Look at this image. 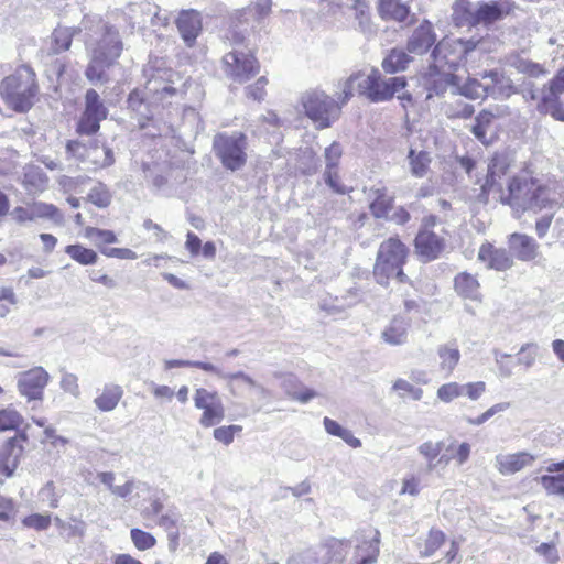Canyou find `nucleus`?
<instances>
[{
    "instance_id": "1",
    "label": "nucleus",
    "mask_w": 564,
    "mask_h": 564,
    "mask_svg": "<svg viewBox=\"0 0 564 564\" xmlns=\"http://www.w3.org/2000/svg\"><path fill=\"white\" fill-rule=\"evenodd\" d=\"M507 162L502 156H495L488 167V175L482 191L501 193V202L508 204L517 213L524 210L540 212L554 202L550 189L538 181L527 176L513 177L508 183L507 194L502 193L501 177L506 174Z\"/></svg>"
},
{
    "instance_id": "2",
    "label": "nucleus",
    "mask_w": 564,
    "mask_h": 564,
    "mask_svg": "<svg viewBox=\"0 0 564 564\" xmlns=\"http://www.w3.org/2000/svg\"><path fill=\"white\" fill-rule=\"evenodd\" d=\"M88 39L86 50L90 62L86 69V77L91 82H106L105 69L110 67L122 52V42L116 29L101 19L86 20Z\"/></svg>"
},
{
    "instance_id": "3",
    "label": "nucleus",
    "mask_w": 564,
    "mask_h": 564,
    "mask_svg": "<svg viewBox=\"0 0 564 564\" xmlns=\"http://www.w3.org/2000/svg\"><path fill=\"white\" fill-rule=\"evenodd\" d=\"M406 86L404 77H391L383 79L378 69H372L369 74L357 73L348 77L341 84V93L338 94L340 104H346L355 93L365 95L373 102L391 99L397 95L405 108L406 104L412 102V96L409 93H402Z\"/></svg>"
},
{
    "instance_id": "4",
    "label": "nucleus",
    "mask_w": 564,
    "mask_h": 564,
    "mask_svg": "<svg viewBox=\"0 0 564 564\" xmlns=\"http://www.w3.org/2000/svg\"><path fill=\"white\" fill-rule=\"evenodd\" d=\"M0 90L3 99L13 110L28 111L37 93L35 74L30 67L22 66L3 79Z\"/></svg>"
},
{
    "instance_id": "5",
    "label": "nucleus",
    "mask_w": 564,
    "mask_h": 564,
    "mask_svg": "<svg viewBox=\"0 0 564 564\" xmlns=\"http://www.w3.org/2000/svg\"><path fill=\"white\" fill-rule=\"evenodd\" d=\"M478 45H482V41L462 40L454 37H444L441 40L432 52L433 67L441 75L442 82H447L449 70L455 69Z\"/></svg>"
},
{
    "instance_id": "6",
    "label": "nucleus",
    "mask_w": 564,
    "mask_h": 564,
    "mask_svg": "<svg viewBox=\"0 0 564 564\" xmlns=\"http://www.w3.org/2000/svg\"><path fill=\"white\" fill-rule=\"evenodd\" d=\"M408 249L398 238L391 237L384 240L378 250L373 274L380 284H386L389 279L398 278L403 282L405 274L402 267L405 263Z\"/></svg>"
},
{
    "instance_id": "7",
    "label": "nucleus",
    "mask_w": 564,
    "mask_h": 564,
    "mask_svg": "<svg viewBox=\"0 0 564 564\" xmlns=\"http://www.w3.org/2000/svg\"><path fill=\"white\" fill-rule=\"evenodd\" d=\"M458 89L463 96L470 99H484L489 95L495 98H505L516 91L509 79H505L497 70L484 73L481 82L477 78H468L458 86Z\"/></svg>"
},
{
    "instance_id": "8",
    "label": "nucleus",
    "mask_w": 564,
    "mask_h": 564,
    "mask_svg": "<svg viewBox=\"0 0 564 564\" xmlns=\"http://www.w3.org/2000/svg\"><path fill=\"white\" fill-rule=\"evenodd\" d=\"M302 105L306 116L319 129L330 127L339 118L341 111V105L322 90L306 93L302 97Z\"/></svg>"
},
{
    "instance_id": "9",
    "label": "nucleus",
    "mask_w": 564,
    "mask_h": 564,
    "mask_svg": "<svg viewBox=\"0 0 564 564\" xmlns=\"http://www.w3.org/2000/svg\"><path fill=\"white\" fill-rule=\"evenodd\" d=\"M247 138L241 132L219 133L214 138V151L221 164L230 171L241 169L247 162Z\"/></svg>"
},
{
    "instance_id": "10",
    "label": "nucleus",
    "mask_w": 564,
    "mask_h": 564,
    "mask_svg": "<svg viewBox=\"0 0 564 564\" xmlns=\"http://www.w3.org/2000/svg\"><path fill=\"white\" fill-rule=\"evenodd\" d=\"M194 403L197 409L203 411L199 423L204 427L214 426L223 421L225 409L216 392L198 388L195 390Z\"/></svg>"
},
{
    "instance_id": "11",
    "label": "nucleus",
    "mask_w": 564,
    "mask_h": 564,
    "mask_svg": "<svg viewBox=\"0 0 564 564\" xmlns=\"http://www.w3.org/2000/svg\"><path fill=\"white\" fill-rule=\"evenodd\" d=\"M29 441L28 433L23 430L9 437L0 446V474L11 477L18 468L24 454V445Z\"/></svg>"
},
{
    "instance_id": "12",
    "label": "nucleus",
    "mask_w": 564,
    "mask_h": 564,
    "mask_svg": "<svg viewBox=\"0 0 564 564\" xmlns=\"http://www.w3.org/2000/svg\"><path fill=\"white\" fill-rule=\"evenodd\" d=\"M225 72L232 79L242 83L259 72V65L253 55L234 50L224 56Z\"/></svg>"
},
{
    "instance_id": "13",
    "label": "nucleus",
    "mask_w": 564,
    "mask_h": 564,
    "mask_svg": "<svg viewBox=\"0 0 564 564\" xmlns=\"http://www.w3.org/2000/svg\"><path fill=\"white\" fill-rule=\"evenodd\" d=\"M50 375L43 367H34L21 372L18 377V391L28 401H41L44 397V389L50 381Z\"/></svg>"
},
{
    "instance_id": "14",
    "label": "nucleus",
    "mask_w": 564,
    "mask_h": 564,
    "mask_svg": "<svg viewBox=\"0 0 564 564\" xmlns=\"http://www.w3.org/2000/svg\"><path fill=\"white\" fill-rule=\"evenodd\" d=\"M66 149L69 154L83 162L91 163L95 169L109 166L115 161L111 149L104 144L94 143L85 147L80 142L69 141Z\"/></svg>"
},
{
    "instance_id": "15",
    "label": "nucleus",
    "mask_w": 564,
    "mask_h": 564,
    "mask_svg": "<svg viewBox=\"0 0 564 564\" xmlns=\"http://www.w3.org/2000/svg\"><path fill=\"white\" fill-rule=\"evenodd\" d=\"M86 108L78 122L77 130L82 134H93L98 131L99 123L107 117V109L100 101L96 90L89 89L86 93Z\"/></svg>"
},
{
    "instance_id": "16",
    "label": "nucleus",
    "mask_w": 564,
    "mask_h": 564,
    "mask_svg": "<svg viewBox=\"0 0 564 564\" xmlns=\"http://www.w3.org/2000/svg\"><path fill=\"white\" fill-rule=\"evenodd\" d=\"M354 560L357 564H373L379 555L380 532L366 528L355 535Z\"/></svg>"
},
{
    "instance_id": "17",
    "label": "nucleus",
    "mask_w": 564,
    "mask_h": 564,
    "mask_svg": "<svg viewBox=\"0 0 564 564\" xmlns=\"http://www.w3.org/2000/svg\"><path fill=\"white\" fill-rule=\"evenodd\" d=\"M156 82H150L144 90L135 89L128 98L129 108L149 119L148 104L156 100H162L163 95H173L175 88L164 86L159 90L155 86Z\"/></svg>"
},
{
    "instance_id": "18",
    "label": "nucleus",
    "mask_w": 564,
    "mask_h": 564,
    "mask_svg": "<svg viewBox=\"0 0 564 564\" xmlns=\"http://www.w3.org/2000/svg\"><path fill=\"white\" fill-rule=\"evenodd\" d=\"M535 460L536 456L527 451L501 453L495 457V468L499 474L509 476L531 467Z\"/></svg>"
},
{
    "instance_id": "19",
    "label": "nucleus",
    "mask_w": 564,
    "mask_h": 564,
    "mask_svg": "<svg viewBox=\"0 0 564 564\" xmlns=\"http://www.w3.org/2000/svg\"><path fill=\"white\" fill-rule=\"evenodd\" d=\"M508 247L512 258L523 262L535 261L541 254L539 243L525 234H511L508 237Z\"/></svg>"
},
{
    "instance_id": "20",
    "label": "nucleus",
    "mask_w": 564,
    "mask_h": 564,
    "mask_svg": "<svg viewBox=\"0 0 564 564\" xmlns=\"http://www.w3.org/2000/svg\"><path fill=\"white\" fill-rule=\"evenodd\" d=\"M564 93V67L557 76L550 83L549 91L542 97L540 108L550 113L554 119L564 121V106L558 102V94Z\"/></svg>"
},
{
    "instance_id": "21",
    "label": "nucleus",
    "mask_w": 564,
    "mask_h": 564,
    "mask_svg": "<svg viewBox=\"0 0 564 564\" xmlns=\"http://www.w3.org/2000/svg\"><path fill=\"white\" fill-rule=\"evenodd\" d=\"M478 260L481 261L486 268L496 271H506L513 265V258L510 252L503 248H496L490 242L481 245L478 251Z\"/></svg>"
},
{
    "instance_id": "22",
    "label": "nucleus",
    "mask_w": 564,
    "mask_h": 564,
    "mask_svg": "<svg viewBox=\"0 0 564 564\" xmlns=\"http://www.w3.org/2000/svg\"><path fill=\"white\" fill-rule=\"evenodd\" d=\"M443 247V240L426 228H422L415 238L416 251L425 261L436 259L442 252Z\"/></svg>"
},
{
    "instance_id": "23",
    "label": "nucleus",
    "mask_w": 564,
    "mask_h": 564,
    "mask_svg": "<svg viewBox=\"0 0 564 564\" xmlns=\"http://www.w3.org/2000/svg\"><path fill=\"white\" fill-rule=\"evenodd\" d=\"M436 35L431 22L424 21L412 33L408 41V51L412 54L422 55L435 43Z\"/></svg>"
},
{
    "instance_id": "24",
    "label": "nucleus",
    "mask_w": 564,
    "mask_h": 564,
    "mask_svg": "<svg viewBox=\"0 0 564 564\" xmlns=\"http://www.w3.org/2000/svg\"><path fill=\"white\" fill-rule=\"evenodd\" d=\"M176 25L184 42L192 46L202 30L199 13L195 10L182 11L176 20Z\"/></svg>"
},
{
    "instance_id": "25",
    "label": "nucleus",
    "mask_w": 564,
    "mask_h": 564,
    "mask_svg": "<svg viewBox=\"0 0 564 564\" xmlns=\"http://www.w3.org/2000/svg\"><path fill=\"white\" fill-rule=\"evenodd\" d=\"M513 9V2L501 0L494 3H481L475 10L476 24L491 23L509 14Z\"/></svg>"
},
{
    "instance_id": "26",
    "label": "nucleus",
    "mask_w": 564,
    "mask_h": 564,
    "mask_svg": "<svg viewBox=\"0 0 564 564\" xmlns=\"http://www.w3.org/2000/svg\"><path fill=\"white\" fill-rule=\"evenodd\" d=\"M410 324L404 317L395 316L381 332V339L391 346H401L406 343Z\"/></svg>"
},
{
    "instance_id": "27",
    "label": "nucleus",
    "mask_w": 564,
    "mask_h": 564,
    "mask_svg": "<svg viewBox=\"0 0 564 564\" xmlns=\"http://www.w3.org/2000/svg\"><path fill=\"white\" fill-rule=\"evenodd\" d=\"M443 448V442L433 441H426L417 447V452L426 460L427 469L430 471L434 470L441 465L445 467L449 464L451 457L448 455L440 456Z\"/></svg>"
},
{
    "instance_id": "28",
    "label": "nucleus",
    "mask_w": 564,
    "mask_h": 564,
    "mask_svg": "<svg viewBox=\"0 0 564 564\" xmlns=\"http://www.w3.org/2000/svg\"><path fill=\"white\" fill-rule=\"evenodd\" d=\"M123 395V390L118 384H106L100 394L94 399V404L101 412H110L116 409Z\"/></svg>"
},
{
    "instance_id": "29",
    "label": "nucleus",
    "mask_w": 564,
    "mask_h": 564,
    "mask_svg": "<svg viewBox=\"0 0 564 564\" xmlns=\"http://www.w3.org/2000/svg\"><path fill=\"white\" fill-rule=\"evenodd\" d=\"M454 286L458 295L465 299H470L474 301L481 300V294L479 291L480 284L476 276L467 272H462L455 276Z\"/></svg>"
},
{
    "instance_id": "30",
    "label": "nucleus",
    "mask_w": 564,
    "mask_h": 564,
    "mask_svg": "<svg viewBox=\"0 0 564 564\" xmlns=\"http://www.w3.org/2000/svg\"><path fill=\"white\" fill-rule=\"evenodd\" d=\"M224 379L227 381L230 392L235 395H241L247 390L254 388L262 389L251 377L242 371L227 373L224 376Z\"/></svg>"
},
{
    "instance_id": "31",
    "label": "nucleus",
    "mask_w": 564,
    "mask_h": 564,
    "mask_svg": "<svg viewBox=\"0 0 564 564\" xmlns=\"http://www.w3.org/2000/svg\"><path fill=\"white\" fill-rule=\"evenodd\" d=\"M476 8L468 0H457L453 4L452 19L456 26H466L476 24Z\"/></svg>"
},
{
    "instance_id": "32",
    "label": "nucleus",
    "mask_w": 564,
    "mask_h": 564,
    "mask_svg": "<svg viewBox=\"0 0 564 564\" xmlns=\"http://www.w3.org/2000/svg\"><path fill=\"white\" fill-rule=\"evenodd\" d=\"M378 10L386 20L402 22L409 15V8L399 0H379Z\"/></svg>"
},
{
    "instance_id": "33",
    "label": "nucleus",
    "mask_w": 564,
    "mask_h": 564,
    "mask_svg": "<svg viewBox=\"0 0 564 564\" xmlns=\"http://www.w3.org/2000/svg\"><path fill=\"white\" fill-rule=\"evenodd\" d=\"M507 113L506 109L497 108V112L494 113L490 110H484L476 117V123L473 127L471 131L474 135L481 141L482 143H487V131L492 123V120L497 117H502Z\"/></svg>"
},
{
    "instance_id": "34",
    "label": "nucleus",
    "mask_w": 564,
    "mask_h": 564,
    "mask_svg": "<svg viewBox=\"0 0 564 564\" xmlns=\"http://www.w3.org/2000/svg\"><path fill=\"white\" fill-rule=\"evenodd\" d=\"M440 368L447 375L452 373L460 359V352L455 344L441 345L437 348Z\"/></svg>"
},
{
    "instance_id": "35",
    "label": "nucleus",
    "mask_w": 564,
    "mask_h": 564,
    "mask_svg": "<svg viewBox=\"0 0 564 564\" xmlns=\"http://www.w3.org/2000/svg\"><path fill=\"white\" fill-rule=\"evenodd\" d=\"M48 178L37 166H29L23 175V185L30 192H43L47 186Z\"/></svg>"
},
{
    "instance_id": "36",
    "label": "nucleus",
    "mask_w": 564,
    "mask_h": 564,
    "mask_svg": "<svg viewBox=\"0 0 564 564\" xmlns=\"http://www.w3.org/2000/svg\"><path fill=\"white\" fill-rule=\"evenodd\" d=\"M536 481L547 495L564 498V470L554 474L547 473V475L536 478Z\"/></svg>"
},
{
    "instance_id": "37",
    "label": "nucleus",
    "mask_w": 564,
    "mask_h": 564,
    "mask_svg": "<svg viewBox=\"0 0 564 564\" xmlns=\"http://www.w3.org/2000/svg\"><path fill=\"white\" fill-rule=\"evenodd\" d=\"M408 160L412 175L415 177L426 175L431 164V156L427 152L411 149L408 154Z\"/></svg>"
},
{
    "instance_id": "38",
    "label": "nucleus",
    "mask_w": 564,
    "mask_h": 564,
    "mask_svg": "<svg viewBox=\"0 0 564 564\" xmlns=\"http://www.w3.org/2000/svg\"><path fill=\"white\" fill-rule=\"evenodd\" d=\"M350 549V544L348 541L338 540V539H329L322 546V551H326L328 555L329 562L341 563L343 560L347 556L348 551Z\"/></svg>"
},
{
    "instance_id": "39",
    "label": "nucleus",
    "mask_w": 564,
    "mask_h": 564,
    "mask_svg": "<svg viewBox=\"0 0 564 564\" xmlns=\"http://www.w3.org/2000/svg\"><path fill=\"white\" fill-rule=\"evenodd\" d=\"M411 58L402 50H392L383 59L382 68L390 74L404 70Z\"/></svg>"
},
{
    "instance_id": "40",
    "label": "nucleus",
    "mask_w": 564,
    "mask_h": 564,
    "mask_svg": "<svg viewBox=\"0 0 564 564\" xmlns=\"http://www.w3.org/2000/svg\"><path fill=\"white\" fill-rule=\"evenodd\" d=\"M30 205L34 220L37 218H47L57 224L63 221V214L55 205L44 202H33Z\"/></svg>"
},
{
    "instance_id": "41",
    "label": "nucleus",
    "mask_w": 564,
    "mask_h": 564,
    "mask_svg": "<svg viewBox=\"0 0 564 564\" xmlns=\"http://www.w3.org/2000/svg\"><path fill=\"white\" fill-rule=\"evenodd\" d=\"M375 199L370 204V210L377 218L386 217L391 208L392 198L387 194L384 187L375 189Z\"/></svg>"
},
{
    "instance_id": "42",
    "label": "nucleus",
    "mask_w": 564,
    "mask_h": 564,
    "mask_svg": "<svg viewBox=\"0 0 564 564\" xmlns=\"http://www.w3.org/2000/svg\"><path fill=\"white\" fill-rule=\"evenodd\" d=\"M65 252L76 262L88 265L97 262L98 256L93 249L85 248L80 245H69Z\"/></svg>"
},
{
    "instance_id": "43",
    "label": "nucleus",
    "mask_w": 564,
    "mask_h": 564,
    "mask_svg": "<svg viewBox=\"0 0 564 564\" xmlns=\"http://www.w3.org/2000/svg\"><path fill=\"white\" fill-rule=\"evenodd\" d=\"M74 30L69 28H57L52 34V51L54 54L67 51L70 47Z\"/></svg>"
},
{
    "instance_id": "44",
    "label": "nucleus",
    "mask_w": 564,
    "mask_h": 564,
    "mask_svg": "<svg viewBox=\"0 0 564 564\" xmlns=\"http://www.w3.org/2000/svg\"><path fill=\"white\" fill-rule=\"evenodd\" d=\"M180 520L178 513L175 511H167L166 513L162 514L158 521L156 524L163 528L169 535V539L172 543L177 544L178 540V530H177V523Z\"/></svg>"
},
{
    "instance_id": "45",
    "label": "nucleus",
    "mask_w": 564,
    "mask_h": 564,
    "mask_svg": "<svg viewBox=\"0 0 564 564\" xmlns=\"http://www.w3.org/2000/svg\"><path fill=\"white\" fill-rule=\"evenodd\" d=\"M133 491H137V496L149 494L150 486L142 481L127 480L123 485H116L112 489V495L119 498L127 499Z\"/></svg>"
},
{
    "instance_id": "46",
    "label": "nucleus",
    "mask_w": 564,
    "mask_h": 564,
    "mask_svg": "<svg viewBox=\"0 0 564 564\" xmlns=\"http://www.w3.org/2000/svg\"><path fill=\"white\" fill-rule=\"evenodd\" d=\"M23 421L20 412L11 406L0 410V432L18 430Z\"/></svg>"
},
{
    "instance_id": "47",
    "label": "nucleus",
    "mask_w": 564,
    "mask_h": 564,
    "mask_svg": "<svg viewBox=\"0 0 564 564\" xmlns=\"http://www.w3.org/2000/svg\"><path fill=\"white\" fill-rule=\"evenodd\" d=\"M445 542V534L441 530L432 529L424 542V547L421 551L422 557L432 556Z\"/></svg>"
},
{
    "instance_id": "48",
    "label": "nucleus",
    "mask_w": 564,
    "mask_h": 564,
    "mask_svg": "<svg viewBox=\"0 0 564 564\" xmlns=\"http://www.w3.org/2000/svg\"><path fill=\"white\" fill-rule=\"evenodd\" d=\"M18 514V506L13 499L0 496V523L12 525Z\"/></svg>"
},
{
    "instance_id": "49",
    "label": "nucleus",
    "mask_w": 564,
    "mask_h": 564,
    "mask_svg": "<svg viewBox=\"0 0 564 564\" xmlns=\"http://www.w3.org/2000/svg\"><path fill=\"white\" fill-rule=\"evenodd\" d=\"M446 451L451 453L448 455L451 460L455 459L458 465H463L469 459L471 447L466 442L458 443L457 441H452Z\"/></svg>"
},
{
    "instance_id": "50",
    "label": "nucleus",
    "mask_w": 564,
    "mask_h": 564,
    "mask_svg": "<svg viewBox=\"0 0 564 564\" xmlns=\"http://www.w3.org/2000/svg\"><path fill=\"white\" fill-rule=\"evenodd\" d=\"M111 197L112 196L109 188L102 183H99L96 186H94L88 195L89 200L100 208L109 206V204L111 203Z\"/></svg>"
},
{
    "instance_id": "51",
    "label": "nucleus",
    "mask_w": 564,
    "mask_h": 564,
    "mask_svg": "<svg viewBox=\"0 0 564 564\" xmlns=\"http://www.w3.org/2000/svg\"><path fill=\"white\" fill-rule=\"evenodd\" d=\"M131 541L139 551H145L152 549L156 540L155 538L143 530L132 529L130 532Z\"/></svg>"
},
{
    "instance_id": "52",
    "label": "nucleus",
    "mask_w": 564,
    "mask_h": 564,
    "mask_svg": "<svg viewBox=\"0 0 564 564\" xmlns=\"http://www.w3.org/2000/svg\"><path fill=\"white\" fill-rule=\"evenodd\" d=\"M85 236L91 239L96 245H110L117 242V237L111 230L87 227Z\"/></svg>"
},
{
    "instance_id": "53",
    "label": "nucleus",
    "mask_w": 564,
    "mask_h": 564,
    "mask_svg": "<svg viewBox=\"0 0 564 564\" xmlns=\"http://www.w3.org/2000/svg\"><path fill=\"white\" fill-rule=\"evenodd\" d=\"M328 2L329 10H334L335 8H350L355 11L356 17H364L368 12V6L365 1L361 0H326Z\"/></svg>"
},
{
    "instance_id": "54",
    "label": "nucleus",
    "mask_w": 564,
    "mask_h": 564,
    "mask_svg": "<svg viewBox=\"0 0 564 564\" xmlns=\"http://www.w3.org/2000/svg\"><path fill=\"white\" fill-rule=\"evenodd\" d=\"M392 389L397 391L401 397L405 394L410 395L412 400L419 401L423 397V390L414 387L410 381L405 379H397L392 386Z\"/></svg>"
},
{
    "instance_id": "55",
    "label": "nucleus",
    "mask_w": 564,
    "mask_h": 564,
    "mask_svg": "<svg viewBox=\"0 0 564 564\" xmlns=\"http://www.w3.org/2000/svg\"><path fill=\"white\" fill-rule=\"evenodd\" d=\"M437 398L445 403H449L453 400L462 397L460 383L458 382H448L442 384L437 389Z\"/></svg>"
},
{
    "instance_id": "56",
    "label": "nucleus",
    "mask_w": 564,
    "mask_h": 564,
    "mask_svg": "<svg viewBox=\"0 0 564 564\" xmlns=\"http://www.w3.org/2000/svg\"><path fill=\"white\" fill-rule=\"evenodd\" d=\"M539 352V346L535 343H529L521 347L519 351L518 362L527 368L534 365Z\"/></svg>"
},
{
    "instance_id": "57",
    "label": "nucleus",
    "mask_w": 564,
    "mask_h": 564,
    "mask_svg": "<svg viewBox=\"0 0 564 564\" xmlns=\"http://www.w3.org/2000/svg\"><path fill=\"white\" fill-rule=\"evenodd\" d=\"M52 519L50 514L33 513L25 517L22 523L26 528L34 529L36 531L46 530L51 525Z\"/></svg>"
},
{
    "instance_id": "58",
    "label": "nucleus",
    "mask_w": 564,
    "mask_h": 564,
    "mask_svg": "<svg viewBox=\"0 0 564 564\" xmlns=\"http://www.w3.org/2000/svg\"><path fill=\"white\" fill-rule=\"evenodd\" d=\"M61 389L74 398H79L80 389L78 384V377L74 373L64 371L61 378Z\"/></svg>"
},
{
    "instance_id": "59",
    "label": "nucleus",
    "mask_w": 564,
    "mask_h": 564,
    "mask_svg": "<svg viewBox=\"0 0 564 564\" xmlns=\"http://www.w3.org/2000/svg\"><path fill=\"white\" fill-rule=\"evenodd\" d=\"M43 434L44 440H42V443H50L55 448L65 447L69 443L67 437L58 435L56 429L51 425L44 427Z\"/></svg>"
},
{
    "instance_id": "60",
    "label": "nucleus",
    "mask_w": 564,
    "mask_h": 564,
    "mask_svg": "<svg viewBox=\"0 0 564 564\" xmlns=\"http://www.w3.org/2000/svg\"><path fill=\"white\" fill-rule=\"evenodd\" d=\"M462 397L466 395L471 401L478 400L486 391V383L484 381L468 382L460 384Z\"/></svg>"
},
{
    "instance_id": "61",
    "label": "nucleus",
    "mask_w": 564,
    "mask_h": 564,
    "mask_svg": "<svg viewBox=\"0 0 564 564\" xmlns=\"http://www.w3.org/2000/svg\"><path fill=\"white\" fill-rule=\"evenodd\" d=\"M241 431L239 425L220 426L214 430V437L218 442L229 445L234 441L236 432Z\"/></svg>"
},
{
    "instance_id": "62",
    "label": "nucleus",
    "mask_w": 564,
    "mask_h": 564,
    "mask_svg": "<svg viewBox=\"0 0 564 564\" xmlns=\"http://www.w3.org/2000/svg\"><path fill=\"white\" fill-rule=\"evenodd\" d=\"M343 150L339 143L333 142L325 150V160H326V170L336 169L339 159L341 156Z\"/></svg>"
},
{
    "instance_id": "63",
    "label": "nucleus",
    "mask_w": 564,
    "mask_h": 564,
    "mask_svg": "<svg viewBox=\"0 0 564 564\" xmlns=\"http://www.w3.org/2000/svg\"><path fill=\"white\" fill-rule=\"evenodd\" d=\"M267 84L268 80L265 77H260L253 85H250L246 88L247 97L257 101L262 100L265 95Z\"/></svg>"
},
{
    "instance_id": "64",
    "label": "nucleus",
    "mask_w": 564,
    "mask_h": 564,
    "mask_svg": "<svg viewBox=\"0 0 564 564\" xmlns=\"http://www.w3.org/2000/svg\"><path fill=\"white\" fill-rule=\"evenodd\" d=\"M41 501L47 502L50 508H57L58 499L55 494V487L52 481L47 482L39 492Z\"/></svg>"
}]
</instances>
